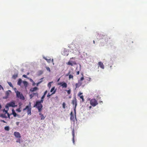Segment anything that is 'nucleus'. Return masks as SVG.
I'll use <instances>...</instances> for the list:
<instances>
[{
  "label": "nucleus",
  "instance_id": "nucleus-1",
  "mask_svg": "<svg viewBox=\"0 0 147 147\" xmlns=\"http://www.w3.org/2000/svg\"><path fill=\"white\" fill-rule=\"evenodd\" d=\"M43 102H41V101H37L35 105L34 106V107H36L37 108L39 112H40L42 110L43 107L42 105L41 104Z\"/></svg>",
  "mask_w": 147,
  "mask_h": 147
},
{
  "label": "nucleus",
  "instance_id": "nucleus-2",
  "mask_svg": "<svg viewBox=\"0 0 147 147\" xmlns=\"http://www.w3.org/2000/svg\"><path fill=\"white\" fill-rule=\"evenodd\" d=\"M31 103L30 102L28 105L24 109L23 111H24L27 110L28 115H30L31 114Z\"/></svg>",
  "mask_w": 147,
  "mask_h": 147
},
{
  "label": "nucleus",
  "instance_id": "nucleus-3",
  "mask_svg": "<svg viewBox=\"0 0 147 147\" xmlns=\"http://www.w3.org/2000/svg\"><path fill=\"white\" fill-rule=\"evenodd\" d=\"M90 104L92 106L95 107L98 104V103L95 99L93 98L90 101Z\"/></svg>",
  "mask_w": 147,
  "mask_h": 147
},
{
  "label": "nucleus",
  "instance_id": "nucleus-4",
  "mask_svg": "<svg viewBox=\"0 0 147 147\" xmlns=\"http://www.w3.org/2000/svg\"><path fill=\"white\" fill-rule=\"evenodd\" d=\"M16 96L24 100V98L23 95V94L21 93L20 92H19L18 91H16Z\"/></svg>",
  "mask_w": 147,
  "mask_h": 147
},
{
  "label": "nucleus",
  "instance_id": "nucleus-5",
  "mask_svg": "<svg viewBox=\"0 0 147 147\" xmlns=\"http://www.w3.org/2000/svg\"><path fill=\"white\" fill-rule=\"evenodd\" d=\"M15 103L13 102H11L7 104L5 106L6 108H8L9 107H15Z\"/></svg>",
  "mask_w": 147,
  "mask_h": 147
},
{
  "label": "nucleus",
  "instance_id": "nucleus-6",
  "mask_svg": "<svg viewBox=\"0 0 147 147\" xmlns=\"http://www.w3.org/2000/svg\"><path fill=\"white\" fill-rule=\"evenodd\" d=\"M59 85H61L63 88H66L67 87V85L66 83L64 82H61L59 83L58 84Z\"/></svg>",
  "mask_w": 147,
  "mask_h": 147
},
{
  "label": "nucleus",
  "instance_id": "nucleus-7",
  "mask_svg": "<svg viewBox=\"0 0 147 147\" xmlns=\"http://www.w3.org/2000/svg\"><path fill=\"white\" fill-rule=\"evenodd\" d=\"M66 64L67 65H70L72 66L74 65H76V63L75 61H69L67 63H66Z\"/></svg>",
  "mask_w": 147,
  "mask_h": 147
},
{
  "label": "nucleus",
  "instance_id": "nucleus-8",
  "mask_svg": "<svg viewBox=\"0 0 147 147\" xmlns=\"http://www.w3.org/2000/svg\"><path fill=\"white\" fill-rule=\"evenodd\" d=\"M102 36L103 37L102 38L103 39H104L106 42H108L109 40L110 39V38L107 35H105Z\"/></svg>",
  "mask_w": 147,
  "mask_h": 147
},
{
  "label": "nucleus",
  "instance_id": "nucleus-9",
  "mask_svg": "<svg viewBox=\"0 0 147 147\" xmlns=\"http://www.w3.org/2000/svg\"><path fill=\"white\" fill-rule=\"evenodd\" d=\"M14 136L17 138H20L21 137V135L20 133L18 132H14Z\"/></svg>",
  "mask_w": 147,
  "mask_h": 147
},
{
  "label": "nucleus",
  "instance_id": "nucleus-10",
  "mask_svg": "<svg viewBox=\"0 0 147 147\" xmlns=\"http://www.w3.org/2000/svg\"><path fill=\"white\" fill-rule=\"evenodd\" d=\"M82 93L80 92L78 94V96H79L80 98L82 99V102H84V96L83 95H82Z\"/></svg>",
  "mask_w": 147,
  "mask_h": 147
},
{
  "label": "nucleus",
  "instance_id": "nucleus-11",
  "mask_svg": "<svg viewBox=\"0 0 147 147\" xmlns=\"http://www.w3.org/2000/svg\"><path fill=\"white\" fill-rule=\"evenodd\" d=\"M72 134L73 136L72 141L73 143L74 144H75V141H74V137H75V134H74V129H73L72 131Z\"/></svg>",
  "mask_w": 147,
  "mask_h": 147
},
{
  "label": "nucleus",
  "instance_id": "nucleus-12",
  "mask_svg": "<svg viewBox=\"0 0 147 147\" xmlns=\"http://www.w3.org/2000/svg\"><path fill=\"white\" fill-rule=\"evenodd\" d=\"M98 65L102 69H104V66L103 63H102V62H98Z\"/></svg>",
  "mask_w": 147,
  "mask_h": 147
},
{
  "label": "nucleus",
  "instance_id": "nucleus-13",
  "mask_svg": "<svg viewBox=\"0 0 147 147\" xmlns=\"http://www.w3.org/2000/svg\"><path fill=\"white\" fill-rule=\"evenodd\" d=\"M82 84V83L81 82L78 81V83L76 84L75 89H76V88H79L80 86Z\"/></svg>",
  "mask_w": 147,
  "mask_h": 147
},
{
  "label": "nucleus",
  "instance_id": "nucleus-14",
  "mask_svg": "<svg viewBox=\"0 0 147 147\" xmlns=\"http://www.w3.org/2000/svg\"><path fill=\"white\" fill-rule=\"evenodd\" d=\"M36 95L37 96H38V94L37 92H36V93H32V94H30V98H32L34 96V95Z\"/></svg>",
  "mask_w": 147,
  "mask_h": 147
},
{
  "label": "nucleus",
  "instance_id": "nucleus-15",
  "mask_svg": "<svg viewBox=\"0 0 147 147\" xmlns=\"http://www.w3.org/2000/svg\"><path fill=\"white\" fill-rule=\"evenodd\" d=\"M38 88L36 87L32 88H31L30 89V91L31 92H33L37 90H38Z\"/></svg>",
  "mask_w": 147,
  "mask_h": 147
},
{
  "label": "nucleus",
  "instance_id": "nucleus-16",
  "mask_svg": "<svg viewBox=\"0 0 147 147\" xmlns=\"http://www.w3.org/2000/svg\"><path fill=\"white\" fill-rule=\"evenodd\" d=\"M43 58L46 60L48 63H50L51 61V59L49 57H48V58H47V57H44Z\"/></svg>",
  "mask_w": 147,
  "mask_h": 147
},
{
  "label": "nucleus",
  "instance_id": "nucleus-17",
  "mask_svg": "<svg viewBox=\"0 0 147 147\" xmlns=\"http://www.w3.org/2000/svg\"><path fill=\"white\" fill-rule=\"evenodd\" d=\"M72 103L73 105H75V106L77 105V101L76 98H75L74 99L72 100Z\"/></svg>",
  "mask_w": 147,
  "mask_h": 147
},
{
  "label": "nucleus",
  "instance_id": "nucleus-18",
  "mask_svg": "<svg viewBox=\"0 0 147 147\" xmlns=\"http://www.w3.org/2000/svg\"><path fill=\"white\" fill-rule=\"evenodd\" d=\"M3 112L5 113V114H7L8 117L9 118H10V115L7 112V111L5 110V109H3Z\"/></svg>",
  "mask_w": 147,
  "mask_h": 147
},
{
  "label": "nucleus",
  "instance_id": "nucleus-19",
  "mask_svg": "<svg viewBox=\"0 0 147 147\" xmlns=\"http://www.w3.org/2000/svg\"><path fill=\"white\" fill-rule=\"evenodd\" d=\"M56 92V90H55L53 92H52V93L51 94H50V93H48L47 96L49 98L53 94H55Z\"/></svg>",
  "mask_w": 147,
  "mask_h": 147
},
{
  "label": "nucleus",
  "instance_id": "nucleus-20",
  "mask_svg": "<svg viewBox=\"0 0 147 147\" xmlns=\"http://www.w3.org/2000/svg\"><path fill=\"white\" fill-rule=\"evenodd\" d=\"M23 83L25 88H26L27 87L28 83L26 81H24L23 82Z\"/></svg>",
  "mask_w": 147,
  "mask_h": 147
},
{
  "label": "nucleus",
  "instance_id": "nucleus-21",
  "mask_svg": "<svg viewBox=\"0 0 147 147\" xmlns=\"http://www.w3.org/2000/svg\"><path fill=\"white\" fill-rule=\"evenodd\" d=\"M12 113L14 117H16V116L17 114L16 113L14 110L13 109L12 110Z\"/></svg>",
  "mask_w": 147,
  "mask_h": 147
},
{
  "label": "nucleus",
  "instance_id": "nucleus-22",
  "mask_svg": "<svg viewBox=\"0 0 147 147\" xmlns=\"http://www.w3.org/2000/svg\"><path fill=\"white\" fill-rule=\"evenodd\" d=\"M22 80L21 79H19L18 82V85L19 86H20L22 82Z\"/></svg>",
  "mask_w": 147,
  "mask_h": 147
},
{
  "label": "nucleus",
  "instance_id": "nucleus-23",
  "mask_svg": "<svg viewBox=\"0 0 147 147\" xmlns=\"http://www.w3.org/2000/svg\"><path fill=\"white\" fill-rule=\"evenodd\" d=\"M1 116L3 118H7L8 117L6 114H1Z\"/></svg>",
  "mask_w": 147,
  "mask_h": 147
},
{
  "label": "nucleus",
  "instance_id": "nucleus-24",
  "mask_svg": "<svg viewBox=\"0 0 147 147\" xmlns=\"http://www.w3.org/2000/svg\"><path fill=\"white\" fill-rule=\"evenodd\" d=\"M39 115H40V117H41V119H44L45 117H44L43 115L41 113H40Z\"/></svg>",
  "mask_w": 147,
  "mask_h": 147
},
{
  "label": "nucleus",
  "instance_id": "nucleus-25",
  "mask_svg": "<svg viewBox=\"0 0 147 147\" xmlns=\"http://www.w3.org/2000/svg\"><path fill=\"white\" fill-rule=\"evenodd\" d=\"M18 77V74H15L13 75L12 76V78L15 79H16Z\"/></svg>",
  "mask_w": 147,
  "mask_h": 147
},
{
  "label": "nucleus",
  "instance_id": "nucleus-26",
  "mask_svg": "<svg viewBox=\"0 0 147 147\" xmlns=\"http://www.w3.org/2000/svg\"><path fill=\"white\" fill-rule=\"evenodd\" d=\"M55 89V86L54 87H52V88L51 89V90H50V92H53L55 90H56V89Z\"/></svg>",
  "mask_w": 147,
  "mask_h": 147
},
{
  "label": "nucleus",
  "instance_id": "nucleus-27",
  "mask_svg": "<svg viewBox=\"0 0 147 147\" xmlns=\"http://www.w3.org/2000/svg\"><path fill=\"white\" fill-rule=\"evenodd\" d=\"M53 82H50L48 84L47 86L49 88H50L51 86V84L52 83H53Z\"/></svg>",
  "mask_w": 147,
  "mask_h": 147
},
{
  "label": "nucleus",
  "instance_id": "nucleus-28",
  "mask_svg": "<svg viewBox=\"0 0 147 147\" xmlns=\"http://www.w3.org/2000/svg\"><path fill=\"white\" fill-rule=\"evenodd\" d=\"M7 83H8L9 85L11 87H13V86L12 85V83L10 82H7Z\"/></svg>",
  "mask_w": 147,
  "mask_h": 147
},
{
  "label": "nucleus",
  "instance_id": "nucleus-29",
  "mask_svg": "<svg viewBox=\"0 0 147 147\" xmlns=\"http://www.w3.org/2000/svg\"><path fill=\"white\" fill-rule=\"evenodd\" d=\"M4 129L5 130L8 131L9 130V128L8 126H6L5 127Z\"/></svg>",
  "mask_w": 147,
  "mask_h": 147
},
{
  "label": "nucleus",
  "instance_id": "nucleus-30",
  "mask_svg": "<svg viewBox=\"0 0 147 147\" xmlns=\"http://www.w3.org/2000/svg\"><path fill=\"white\" fill-rule=\"evenodd\" d=\"M45 96L44 95H43L41 97V100H40L41 102H43V99L45 98Z\"/></svg>",
  "mask_w": 147,
  "mask_h": 147
},
{
  "label": "nucleus",
  "instance_id": "nucleus-31",
  "mask_svg": "<svg viewBox=\"0 0 147 147\" xmlns=\"http://www.w3.org/2000/svg\"><path fill=\"white\" fill-rule=\"evenodd\" d=\"M69 79L71 78L73 79V76L72 75L70 74L69 75Z\"/></svg>",
  "mask_w": 147,
  "mask_h": 147
},
{
  "label": "nucleus",
  "instance_id": "nucleus-32",
  "mask_svg": "<svg viewBox=\"0 0 147 147\" xmlns=\"http://www.w3.org/2000/svg\"><path fill=\"white\" fill-rule=\"evenodd\" d=\"M67 92V93L68 94H70L71 93V90L69 89L68 90H66Z\"/></svg>",
  "mask_w": 147,
  "mask_h": 147
},
{
  "label": "nucleus",
  "instance_id": "nucleus-33",
  "mask_svg": "<svg viewBox=\"0 0 147 147\" xmlns=\"http://www.w3.org/2000/svg\"><path fill=\"white\" fill-rule=\"evenodd\" d=\"M63 107V109H65V103L63 102L62 104Z\"/></svg>",
  "mask_w": 147,
  "mask_h": 147
},
{
  "label": "nucleus",
  "instance_id": "nucleus-34",
  "mask_svg": "<svg viewBox=\"0 0 147 147\" xmlns=\"http://www.w3.org/2000/svg\"><path fill=\"white\" fill-rule=\"evenodd\" d=\"M16 111L18 112H20L21 111V110H20V108H18L16 109Z\"/></svg>",
  "mask_w": 147,
  "mask_h": 147
},
{
  "label": "nucleus",
  "instance_id": "nucleus-35",
  "mask_svg": "<svg viewBox=\"0 0 147 147\" xmlns=\"http://www.w3.org/2000/svg\"><path fill=\"white\" fill-rule=\"evenodd\" d=\"M84 77L82 76V77H81L80 78V80L81 81H82L83 80H84Z\"/></svg>",
  "mask_w": 147,
  "mask_h": 147
},
{
  "label": "nucleus",
  "instance_id": "nucleus-36",
  "mask_svg": "<svg viewBox=\"0 0 147 147\" xmlns=\"http://www.w3.org/2000/svg\"><path fill=\"white\" fill-rule=\"evenodd\" d=\"M47 93V90H46L44 92V94L43 95L45 96V95H46V94Z\"/></svg>",
  "mask_w": 147,
  "mask_h": 147
},
{
  "label": "nucleus",
  "instance_id": "nucleus-37",
  "mask_svg": "<svg viewBox=\"0 0 147 147\" xmlns=\"http://www.w3.org/2000/svg\"><path fill=\"white\" fill-rule=\"evenodd\" d=\"M16 142H19L20 143V139H18V140L16 141Z\"/></svg>",
  "mask_w": 147,
  "mask_h": 147
},
{
  "label": "nucleus",
  "instance_id": "nucleus-38",
  "mask_svg": "<svg viewBox=\"0 0 147 147\" xmlns=\"http://www.w3.org/2000/svg\"><path fill=\"white\" fill-rule=\"evenodd\" d=\"M42 80H41V81H40L39 82H38L37 84V86H38V85L39 84H40L42 82Z\"/></svg>",
  "mask_w": 147,
  "mask_h": 147
},
{
  "label": "nucleus",
  "instance_id": "nucleus-39",
  "mask_svg": "<svg viewBox=\"0 0 147 147\" xmlns=\"http://www.w3.org/2000/svg\"><path fill=\"white\" fill-rule=\"evenodd\" d=\"M23 77L25 78H27V76L26 75H23Z\"/></svg>",
  "mask_w": 147,
  "mask_h": 147
},
{
  "label": "nucleus",
  "instance_id": "nucleus-40",
  "mask_svg": "<svg viewBox=\"0 0 147 147\" xmlns=\"http://www.w3.org/2000/svg\"><path fill=\"white\" fill-rule=\"evenodd\" d=\"M47 69L48 71H50V69L49 67H47Z\"/></svg>",
  "mask_w": 147,
  "mask_h": 147
},
{
  "label": "nucleus",
  "instance_id": "nucleus-41",
  "mask_svg": "<svg viewBox=\"0 0 147 147\" xmlns=\"http://www.w3.org/2000/svg\"><path fill=\"white\" fill-rule=\"evenodd\" d=\"M79 73H80L79 71H77V73H76V75H79Z\"/></svg>",
  "mask_w": 147,
  "mask_h": 147
},
{
  "label": "nucleus",
  "instance_id": "nucleus-42",
  "mask_svg": "<svg viewBox=\"0 0 147 147\" xmlns=\"http://www.w3.org/2000/svg\"><path fill=\"white\" fill-rule=\"evenodd\" d=\"M0 88L1 89L2 88L3 90V87H2L1 85H0Z\"/></svg>",
  "mask_w": 147,
  "mask_h": 147
},
{
  "label": "nucleus",
  "instance_id": "nucleus-43",
  "mask_svg": "<svg viewBox=\"0 0 147 147\" xmlns=\"http://www.w3.org/2000/svg\"><path fill=\"white\" fill-rule=\"evenodd\" d=\"M70 71H69L68 73L67 74V76H68L69 74H70Z\"/></svg>",
  "mask_w": 147,
  "mask_h": 147
},
{
  "label": "nucleus",
  "instance_id": "nucleus-44",
  "mask_svg": "<svg viewBox=\"0 0 147 147\" xmlns=\"http://www.w3.org/2000/svg\"><path fill=\"white\" fill-rule=\"evenodd\" d=\"M88 79H89V81H90L91 79V78H88Z\"/></svg>",
  "mask_w": 147,
  "mask_h": 147
},
{
  "label": "nucleus",
  "instance_id": "nucleus-45",
  "mask_svg": "<svg viewBox=\"0 0 147 147\" xmlns=\"http://www.w3.org/2000/svg\"><path fill=\"white\" fill-rule=\"evenodd\" d=\"M30 81H31V82H33V80H32V79H30Z\"/></svg>",
  "mask_w": 147,
  "mask_h": 147
},
{
  "label": "nucleus",
  "instance_id": "nucleus-46",
  "mask_svg": "<svg viewBox=\"0 0 147 147\" xmlns=\"http://www.w3.org/2000/svg\"><path fill=\"white\" fill-rule=\"evenodd\" d=\"M89 109H91V108H92V106H90L89 107Z\"/></svg>",
  "mask_w": 147,
  "mask_h": 147
},
{
  "label": "nucleus",
  "instance_id": "nucleus-47",
  "mask_svg": "<svg viewBox=\"0 0 147 147\" xmlns=\"http://www.w3.org/2000/svg\"><path fill=\"white\" fill-rule=\"evenodd\" d=\"M19 124V122H16V124L17 125H18Z\"/></svg>",
  "mask_w": 147,
  "mask_h": 147
},
{
  "label": "nucleus",
  "instance_id": "nucleus-48",
  "mask_svg": "<svg viewBox=\"0 0 147 147\" xmlns=\"http://www.w3.org/2000/svg\"><path fill=\"white\" fill-rule=\"evenodd\" d=\"M98 98L99 99H100V97H99L98 96Z\"/></svg>",
  "mask_w": 147,
  "mask_h": 147
},
{
  "label": "nucleus",
  "instance_id": "nucleus-49",
  "mask_svg": "<svg viewBox=\"0 0 147 147\" xmlns=\"http://www.w3.org/2000/svg\"><path fill=\"white\" fill-rule=\"evenodd\" d=\"M2 121H3L4 123H5V121H4V120H2Z\"/></svg>",
  "mask_w": 147,
  "mask_h": 147
},
{
  "label": "nucleus",
  "instance_id": "nucleus-50",
  "mask_svg": "<svg viewBox=\"0 0 147 147\" xmlns=\"http://www.w3.org/2000/svg\"><path fill=\"white\" fill-rule=\"evenodd\" d=\"M63 55H66L65 54V53L64 54V53H63Z\"/></svg>",
  "mask_w": 147,
  "mask_h": 147
},
{
  "label": "nucleus",
  "instance_id": "nucleus-51",
  "mask_svg": "<svg viewBox=\"0 0 147 147\" xmlns=\"http://www.w3.org/2000/svg\"><path fill=\"white\" fill-rule=\"evenodd\" d=\"M93 43H94V44H95V41H94V40H93Z\"/></svg>",
  "mask_w": 147,
  "mask_h": 147
},
{
  "label": "nucleus",
  "instance_id": "nucleus-52",
  "mask_svg": "<svg viewBox=\"0 0 147 147\" xmlns=\"http://www.w3.org/2000/svg\"><path fill=\"white\" fill-rule=\"evenodd\" d=\"M53 59H52V61L53 62Z\"/></svg>",
  "mask_w": 147,
  "mask_h": 147
},
{
  "label": "nucleus",
  "instance_id": "nucleus-53",
  "mask_svg": "<svg viewBox=\"0 0 147 147\" xmlns=\"http://www.w3.org/2000/svg\"><path fill=\"white\" fill-rule=\"evenodd\" d=\"M82 74V75L83 76V73H82V74Z\"/></svg>",
  "mask_w": 147,
  "mask_h": 147
},
{
  "label": "nucleus",
  "instance_id": "nucleus-54",
  "mask_svg": "<svg viewBox=\"0 0 147 147\" xmlns=\"http://www.w3.org/2000/svg\"><path fill=\"white\" fill-rule=\"evenodd\" d=\"M35 84L34 82H33V84Z\"/></svg>",
  "mask_w": 147,
  "mask_h": 147
},
{
  "label": "nucleus",
  "instance_id": "nucleus-55",
  "mask_svg": "<svg viewBox=\"0 0 147 147\" xmlns=\"http://www.w3.org/2000/svg\"><path fill=\"white\" fill-rule=\"evenodd\" d=\"M43 78H41L40 79L41 80H42Z\"/></svg>",
  "mask_w": 147,
  "mask_h": 147
},
{
  "label": "nucleus",
  "instance_id": "nucleus-56",
  "mask_svg": "<svg viewBox=\"0 0 147 147\" xmlns=\"http://www.w3.org/2000/svg\"><path fill=\"white\" fill-rule=\"evenodd\" d=\"M72 112H71V114H72Z\"/></svg>",
  "mask_w": 147,
  "mask_h": 147
},
{
  "label": "nucleus",
  "instance_id": "nucleus-57",
  "mask_svg": "<svg viewBox=\"0 0 147 147\" xmlns=\"http://www.w3.org/2000/svg\"><path fill=\"white\" fill-rule=\"evenodd\" d=\"M29 74V73H28V74H28H28Z\"/></svg>",
  "mask_w": 147,
  "mask_h": 147
}]
</instances>
